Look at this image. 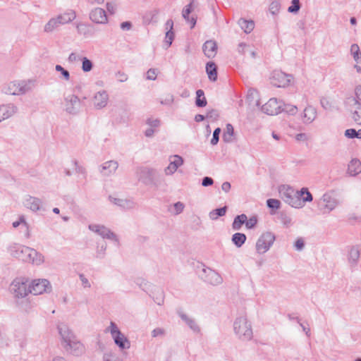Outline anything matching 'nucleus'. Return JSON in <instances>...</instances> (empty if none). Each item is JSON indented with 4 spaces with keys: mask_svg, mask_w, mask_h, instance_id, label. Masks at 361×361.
<instances>
[{
    "mask_svg": "<svg viewBox=\"0 0 361 361\" xmlns=\"http://www.w3.org/2000/svg\"><path fill=\"white\" fill-rule=\"evenodd\" d=\"M233 330L235 335L241 341H247L252 338V325L245 315L239 316L235 319Z\"/></svg>",
    "mask_w": 361,
    "mask_h": 361,
    "instance_id": "1",
    "label": "nucleus"
},
{
    "mask_svg": "<svg viewBox=\"0 0 361 361\" xmlns=\"http://www.w3.org/2000/svg\"><path fill=\"white\" fill-rule=\"evenodd\" d=\"M35 85V80L13 81L4 87L3 92L11 95L24 94L31 91Z\"/></svg>",
    "mask_w": 361,
    "mask_h": 361,
    "instance_id": "2",
    "label": "nucleus"
},
{
    "mask_svg": "<svg viewBox=\"0 0 361 361\" xmlns=\"http://www.w3.org/2000/svg\"><path fill=\"white\" fill-rule=\"evenodd\" d=\"M10 292L16 299L24 298L30 293L29 279L26 277H17L11 283Z\"/></svg>",
    "mask_w": 361,
    "mask_h": 361,
    "instance_id": "3",
    "label": "nucleus"
},
{
    "mask_svg": "<svg viewBox=\"0 0 361 361\" xmlns=\"http://www.w3.org/2000/svg\"><path fill=\"white\" fill-rule=\"evenodd\" d=\"M339 204L334 190L325 192L318 202V207L323 214L333 211Z\"/></svg>",
    "mask_w": 361,
    "mask_h": 361,
    "instance_id": "4",
    "label": "nucleus"
},
{
    "mask_svg": "<svg viewBox=\"0 0 361 361\" xmlns=\"http://www.w3.org/2000/svg\"><path fill=\"white\" fill-rule=\"evenodd\" d=\"M107 331L110 332L111 337L115 344L121 349H128L130 347V342L127 337L119 330L117 324L114 322H110V326L108 327Z\"/></svg>",
    "mask_w": 361,
    "mask_h": 361,
    "instance_id": "5",
    "label": "nucleus"
},
{
    "mask_svg": "<svg viewBox=\"0 0 361 361\" xmlns=\"http://www.w3.org/2000/svg\"><path fill=\"white\" fill-rule=\"evenodd\" d=\"M276 240L275 235L267 231L263 233L256 243V250L259 254H264L267 252Z\"/></svg>",
    "mask_w": 361,
    "mask_h": 361,
    "instance_id": "6",
    "label": "nucleus"
},
{
    "mask_svg": "<svg viewBox=\"0 0 361 361\" xmlns=\"http://www.w3.org/2000/svg\"><path fill=\"white\" fill-rule=\"evenodd\" d=\"M65 111L68 114H78L82 106V100L75 94H71L64 97Z\"/></svg>",
    "mask_w": 361,
    "mask_h": 361,
    "instance_id": "7",
    "label": "nucleus"
},
{
    "mask_svg": "<svg viewBox=\"0 0 361 361\" xmlns=\"http://www.w3.org/2000/svg\"><path fill=\"white\" fill-rule=\"evenodd\" d=\"M293 76L281 71L275 70L270 78L271 83L277 87H285L289 85Z\"/></svg>",
    "mask_w": 361,
    "mask_h": 361,
    "instance_id": "8",
    "label": "nucleus"
},
{
    "mask_svg": "<svg viewBox=\"0 0 361 361\" xmlns=\"http://www.w3.org/2000/svg\"><path fill=\"white\" fill-rule=\"evenodd\" d=\"M200 276L204 281L213 286L221 284L223 282V279L221 275L214 270L208 267H204L202 268L200 273Z\"/></svg>",
    "mask_w": 361,
    "mask_h": 361,
    "instance_id": "9",
    "label": "nucleus"
},
{
    "mask_svg": "<svg viewBox=\"0 0 361 361\" xmlns=\"http://www.w3.org/2000/svg\"><path fill=\"white\" fill-rule=\"evenodd\" d=\"M135 175L139 181L150 185L153 183L155 170L147 166H138L135 169Z\"/></svg>",
    "mask_w": 361,
    "mask_h": 361,
    "instance_id": "10",
    "label": "nucleus"
},
{
    "mask_svg": "<svg viewBox=\"0 0 361 361\" xmlns=\"http://www.w3.org/2000/svg\"><path fill=\"white\" fill-rule=\"evenodd\" d=\"M280 194L283 201L291 207L295 208L302 207L298 193L294 194V190L291 188H288L285 190H280Z\"/></svg>",
    "mask_w": 361,
    "mask_h": 361,
    "instance_id": "11",
    "label": "nucleus"
},
{
    "mask_svg": "<svg viewBox=\"0 0 361 361\" xmlns=\"http://www.w3.org/2000/svg\"><path fill=\"white\" fill-rule=\"evenodd\" d=\"M30 293L40 295L44 292H49L51 289L50 283L47 279H35L30 283Z\"/></svg>",
    "mask_w": 361,
    "mask_h": 361,
    "instance_id": "12",
    "label": "nucleus"
},
{
    "mask_svg": "<svg viewBox=\"0 0 361 361\" xmlns=\"http://www.w3.org/2000/svg\"><path fill=\"white\" fill-rule=\"evenodd\" d=\"M261 109L266 114L277 115L281 112V102L276 98H271L262 106Z\"/></svg>",
    "mask_w": 361,
    "mask_h": 361,
    "instance_id": "13",
    "label": "nucleus"
},
{
    "mask_svg": "<svg viewBox=\"0 0 361 361\" xmlns=\"http://www.w3.org/2000/svg\"><path fill=\"white\" fill-rule=\"evenodd\" d=\"M346 104L351 113L353 120L361 126V104L357 103L354 99H348Z\"/></svg>",
    "mask_w": 361,
    "mask_h": 361,
    "instance_id": "14",
    "label": "nucleus"
},
{
    "mask_svg": "<svg viewBox=\"0 0 361 361\" xmlns=\"http://www.w3.org/2000/svg\"><path fill=\"white\" fill-rule=\"evenodd\" d=\"M65 350L74 356H80L85 352V347L76 338L63 345Z\"/></svg>",
    "mask_w": 361,
    "mask_h": 361,
    "instance_id": "15",
    "label": "nucleus"
},
{
    "mask_svg": "<svg viewBox=\"0 0 361 361\" xmlns=\"http://www.w3.org/2000/svg\"><path fill=\"white\" fill-rule=\"evenodd\" d=\"M27 252H30V247H27L23 245L16 243L9 247V252L11 255L23 262H25Z\"/></svg>",
    "mask_w": 361,
    "mask_h": 361,
    "instance_id": "16",
    "label": "nucleus"
},
{
    "mask_svg": "<svg viewBox=\"0 0 361 361\" xmlns=\"http://www.w3.org/2000/svg\"><path fill=\"white\" fill-rule=\"evenodd\" d=\"M57 328L62 339L61 343L63 346L76 338L66 324L61 323L58 325Z\"/></svg>",
    "mask_w": 361,
    "mask_h": 361,
    "instance_id": "17",
    "label": "nucleus"
},
{
    "mask_svg": "<svg viewBox=\"0 0 361 361\" xmlns=\"http://www.w3.org/2000/svg\"><path fill=\"white\" fill-rule=\"evenodd\" d=\"M90 19L97 24H106L108 21L106 11L101 8H96L90 13Z\"/></svg>",
    "mask_w": 361,
    "mask_h": 361,
    "instance_id": "18",
    "label": "nucleus"
},
{
    "mask_svg": "<svg viewBox=\"0 0 361 361\" xmlns=\"http://www.w3.org/2000/svg\"><path fill=\"white\" fill-rule=\"evenodd\" d=\"M109 94L106 91L102 90L97 92L93 97L94 106L97 109H101L107 105Z\"/></svg>",
    "mask_w": 361,
    "mask_h": 361,
    "instance_id": "19",
    "label": "nucleus"
},
{
    "mask_svg": "<svg viewBox=\"0 0 361 361\" xmlns=\"http://www.w3.org/2000/svg\"><path fill=\"white\" fill-rule=\"evenodd\" d=\"M118 167V161L115 160L107 161L99 166V172L104 176H110L116 172Z\"/></svg>",
    "mask_w": 361,
    "mask_h": 361,
    "instance_id": "20",
    "label": "nucleus"
},
{
    "mask_svg": "<svg viewBox=\"0 0 361 361\" xmlns=\"http://www.w3.org/2000/svg\"><path fill=\"white\" fill-rule=\"evenodd\" d=\"M18 111L17 106L11 103L0 105V123L9 118Z\"/></svg>",
    "mask_w": 361,
    "mask_h": 361,
    "instance_id": "21",
    "label": "nucleus"
},
{
    "mask_svg": "<svg viewBox=\"0 0 361 361\" xmlns=\"http://www.w3.org/2000/svg\"><path fill=\"white\" fill-rule=\"evenodd\" d=\"M165 29L166 32L163 42V47L167 49L171 45L175 37V34L173 31V22L171 19H169L165 23Z\"/></svg>",
    "mask_w": 361,
    "mask_h": 361,
    "instance_id": "22",
    "label": "nucleus"
},
{
    "mask_svg": "<svg viewBox=\"0 0 361 361\" xmlns=\"http://www.w3.org/2000/svg\"><path fill=\"white\" fill-rule=\"evenodd\" d=\"M317 111L316 108L312 105H307L303 110L302 120L305 124L312 123L317 118Z\"/></svg>",
    "mask_w": 361,
    "mask_h": 361,
    "instance_id": "23",
    "label": "nucleus"
},
{
    "mask_svg": "<svg viewBox=\"0 0 361 361\" xmlns=\"http://www.w3.org/2000/svg\"><path fill=\"white\" fill-rule=\"evenodd\" d=\"M169 161L170 164L164 170L166 175H171L174 173L178 168L183 164V159L179 155L170 157Z\"/></svg>",
    "mask_w": 361,
    "mask_h": 361,
    "instance_id": "24",
    "label": "nucleus"
},
{
    "mask_svg": "<svg viewBox=\"0 0 361 361\" xmlns=\"http://www.w3.org/2000/svg\"><path fill=\"white\" fill-rule=\"evenodd\" d=\"M30 251L31 252H27L25 262L32 263L35 265H40L44 262V256L41 253L31 247H30Z\"/></svg>",
    "mask_w": 361,
    "mask_h": 361,
    "instance_id": "25",
    "label": "nucleus"
},
{
    "mask_svg": "<svg viewBox=\"0 0 361 361\" xmlns=\"http://www.w3.org/2000/svg\"><path fill=\"white\" fill-rule=\"evenodd\" d=\"M360 257V250L358 246H352L350 247L348 254V262L351 269L355 268L359 262Z\"/></svg>",
    "mask_w": 361,
    "mask_h": 361,
    "instance_id": "26",
    "label": "nucleus"
},
{
    "mask_svg": "<svg viewBox=\"0 0 361 361\" xmlns=\"http://www.w3.org/2000/svg\"><path fill=\"white\" fill-rule=\"evenodd\" d=\"M42 202L40 199L27 195L24 200V205L32 212H37L40 209Z\"/></svg>",
    "mask_w": 361,
    "mask_h": 361,
    "instance_id": "27",
    "label": "nucleus"
},
{
    "mask_svg": "<svg viewBox=\"0 0 361 361\" xmlns=\"http://www.w3.org/2000/svg\"><path fill=\"white\" fill-rule=\"evenodd\" d=\"M178 314L193 332L197 334L200 332V328L193 318L181 311L178 312Z\"/></svg>",
    "mask_w": 361,
    "mask_h": 361,
    "instance_id": "28",
    "label": "nucleus"
},
{
    "mask_svg": "<svg viewBox=\"0 0 361 361\" xmlns=\"http://www.w3.org/2000/svg\"><path fill=\"white\" fill-rule=\"evenodd\" d=\"M202 50L207 58H214L217 52V44L214 40H207L203 44Z\"/></svg>",
    "mask_w": 361,
    "mask_h": 361,
    "instance_id": "29",
    "label": "nucleus"
},
{
    "mask_svg": "<svg viewBox=\"0 0 361 361\" xmlns=\"http://www.w3.org/2000/svg\"><path fill=\"white\" fill-rule=\"evenodd\" d=\"M109 199L114 204L117 205L123 209L129 210L135 208V203L130 200H123L114 197L112 196H109Z\"/></svg>",
    "mask_w": 361,
    "mask_h": 361,
    "instance_id": "30",
    "label": "nucleus"
},
{
    "mask_svg": "<svg viewBox=\"0 0 361 361\" xmlns=\"http://www.w3.org/2000/svg\"><path fill=\"white\" fill-rule=\"evenodd\" d=\"M347 173L351 176H355L361 173V162L357 159H353L348 166Z\"/></svg>",
    "mask_w": 361,
    "mask_h": 361,
    "instance_id": "31",
    "label": "nucleus"
},
{
    "mask_svg": "<svg viewBox=\"0 0 361 361\" xmlns=\"http://www.w3.org/2000/svg\"><path fill=\"white\" fill-rule=\"evenodd\" d=\"M206 72L211 81L217 80V66L213 61H209L206 64Z\"/></svg>",
    "mask_w": 361,
    "mask_h": 361,
    "instance_id": "32",
    "label": "nucleus"
},
{
    "mask_svg": "<svg viewBox=\"0 0 361 361\" xmlns=\"http://www.w3.org/2000/svg\"><path fill=\"white\" fill-rule=\"evenodd\" d=\"M56 18L61 25H64L73 21L76 18V14L74 11L69 10L63 14L59 15Z\"/></svg>",
    "mask_w": 361,
    "mask_h": 361,
    "instance_id": "33",
    "label": "nucleus"
},
{
    "mask_svg": "<svg viewBox=\"0 0 361 361\" xmlns=\"http://www.w3.org/2000/svg\"><path fill=\"white\" fill-rule=\"evenodd\" d=\"M192 2H190L189 4L185 6V7L183 8L182 12V16L183 18L188 23L191 24L190 27L192 28L195 27L196 24V18L194 17H192L190 18L189 16L192 12Z\"/></svg>",
    "mask_w": 361,
    "mask_h": 361,
    "instance_id": "34",
    "label": "nucleus"
},
{
    "mask_svg": "<svg viewBox=\"0 0 361 361\" xmlns=\"http://www.w3.org/2000/svg\"><path fill=\"white\" fill-rule=\"evenodd\" d=\"M77 32L79 35H83L85 37H87L92 36L93 35L90 25L83 23H79L76 25Z\"/></svg>",
    "mask_w": 361,
    "mask_h": 361,
    "instance_id": "35",
    "label": "nucleus"
},
{
    "mask_svg": "<svg viewBox=\"0 0 361 361\" xmlns=\"http://www.w3.org/2000/svg\"><path fill=\"white\" fill-rule=\"evenodd\" d=\"M157 12L156 10L149 11L143 16V23L145 25L154 24L157 22Z\"/></svg>",
    "mask_w": 361,
    "mask_h": 361,
    "instance_id": "36",
    "label": "nucleus"
},
{
    "mask_svg": "<svg viewBox=\"0 0 361 361\" xmlns=\"http://www.w3.org/2000/svg\"><path fill=\"white\" fill-rule=\"evenodd\" d=\"M247 236L243 233H235L232 235L231 241L237 247H241L245 243Z\"/></svg>",
    "mask_w": 361,
    "mask_h": 361,
    "instance_id": "37",
    "label": "nucleus"
},
{
    "mask_svg": "<svg viewBox=\"0 0 361 361\" xmlns=\"http://www.w3.org/2000/svg\"><path fill=\"white\" fill-rule=\"evenodd\" d=\"M238 25L245 33L251 32L255 27V23L252 20H247L243 18H240L238 20Z\"/></svg>",
    "mask_w": 361,
    "mask_h": 361,
    "instance_id": "38",
    "label": "nucleus"
},
{
    "mask_svg": "<svg viewBox=\"0 0 361 361\" xmlns=\"http://www.w3.org/2000/svg\"><path fill=\"white\" fill-rule=\"evenodd\" d=\"M246 214H242L237 215L233 221L232 228L234 231H239L243 224L245 225Z\"/></svg>",
    "mask_w": 361,
    "mask_h": 361,
    "instance_id": "39",
    "label": "nucleus"
},
{
    "mask_svg": "<svg viewBox=\"0 0 361 361\" xmlns=\"http://www.w3.org/2000/svg\"><path fill=\"white\" fill-rule=\"evenodd\" d=\"M207 99L204 97V92L202 90L196 91L195 104L198 107H204L207 105Z\"/></svg>",
    "mask_w": 361,
    "mask_h": 361,
    "instance_id": "40",
    "label": "nucleus"
},
{
    "mask_svg": "<svg viewBox=\"0 0 361 361\" xmlns=\"http://www.w3.org/2000/svg\"><path fill=\"white\" fill-rule=\"evenodd\" d=\"M226 206L214 209L209 212V218L212 220H216L219 217L224 216L226 213Z\"/></svg>",
    "mask_w": 361,
    "mask_h": 361,
    "instance_id": "41",
    "label": "nucleus"
},
{
    "mask_svg": "<svg viewBox=\"0 0 361 361\" xmlns=\"http://www.w3.org/2000/svg\"><path fill=\"white\" fill-rule=\"evenodd\" d=\"M60 22L57 18H51L44 26V31L46 32H51L60 25Z\"/></svg>",
    "mask_w": 361,
    "mask_h": 361,
    "instance_id": "42",
    "label": "nucleus"
},
{
    "mask_svg": "<svg viewBox=\"0 0 361 361\" xmlns=\"http://www.w3.org/2000/svg\"><path fill=\"white\" fill-rule=\"evenodd\" d=\"M100 236L103 238L112 240L116 242L118 241L116 235L106 226H104L102 228V231L100 233Z\"/></svg>",
    "mask_w": 361,
    "mask_h": 361,
    "instance_id": "43",
    "label": "nucleus"
},
{
    "mask_svg": "<svg viewBox=\"0 0 361 361\" xmlns=\"http://www.w3.org/2000/svg\"><path fill=\"white\" fill-rule=\"evenodd\" d=\"M350 53L357 63H361V52L357 44H353L350 47Z\"/></svg>",
    "mask_w": 361,
    "mask_h": 361,
    "instance_id": "44",
    "label": "nucleus"
},
{
    "mask_svg": "<svg viewBox=\"0 0 361 361\" xmlns=\"http://www.w3.org/2000/svg\"><path fill=\"white\" fill-rule=\"evenodd\" d=\"M298 193L299 197H302L303 202H312L313 200L312 195L310 192L307 188H302Z\"/></svg>",
    "mask_w": 361,
    "mask_h": 361,
    "instance_id": "45",
    "label": "nucleus"
},
{
    "mask_svg": "<svg viewBox=\"0 0 361 361\" xmlns=\"http://www.w3.org/2000/svg\"><path fill=\"white\" fill-rule=\"evenodd\" d=\"M234 129L231 124L228 123L226 127V131L224 133L223 138L226 142H230L231 141V137L233 135Z\"/></svg>",
    "mask_w": 361,
    "mask_h": 361,
    "instance_id": "46",
    "label": "nucleus"
},
{
    "mask_svg": "<svg viewBox=\"0 0 361 361\" xmlns=\"http://www.w3.org/2000/svg\"><path fill=\"white\" fill-rule=\"evenodd\" d=\"M284 111L289 115H295L298 112V107L290 104H283L281 105V112Z\"/></svg>",
    "mask_w": 361,
    "mask_h": 361,
    "instance_id": "47",
    "label": "nucleus"
},
{
    "mask_svg": "<svg viewBox=\"0 0 361 361\" xmlns=\"http://www.w3.org/2000/svg\"><path fill=\"white\" fill-rule=\"evenodd\" d=\"M279 219L280 221L286 227H290L292 224L291 218L284 212H281L279 213Z\"/></svg>",
    "mask_w": 361,
    "mask_h": 361,
    "instance_id": "48",
    "label": "nucleus"
},
{
    "mask_svg": "<svg viewBox=\"0 0 361 361\" xmlns=\"http://www.w3.org/2000/svg\"><path fill=\"white\" fill-rule=\"evenodd\" d=\"M345 136L348 138H361V129L356 130L354 128H349L345 131Z\"/></svg>",
    "mask_w": 361,
    "mask_h": 361,
    "instance_id": "49",
    "label": "nucleus"
},
{
    "mask_svg": "<svg viewBox=\"0 0 361 361\" xmlns=\"http://www.w3.org/2000/svg\"><path fill=\"white\" fill-rule=\"evenodd\" d=\"M82 70L84 72H90L93 68L92 62L87 57H82Z\"/></svg>",
    "mask_w": 361,
    "mask_h": 361,
    "instance_id": "50",
    "label": "nucleus"
},
{
    "mask_svg": "<svg viewBox=\"0 0 361 361\" xmlns=\"http://www.w3.org/2000/svg\"><path fill=\"white\" fill-rule=\"evenodd\" d=\"M55 70L57 71V72H59L61 75V78L66 80V81H68L70 80V73L68 71H67L66 69H65L64 68H63L61 65H56L55 66Z\"/></svg>",
    "mask_w": 361,
    "mask_h": 361,
    "instance_id": "51",
    "label": "nucleus"
},
{
    "mask_svg": "<svg viewBox=\"0 0 361 361\" xmlns=\"http://www.w3.org/2000/svg\"><path fill=\"white\" fill-rule=\"evenodd\" d=\"M257 221L258 219L256 216H252L250 219H247V216H246L245 227L247 229H252L256 226Z\"/></svg>",
    "mask_w": 361,
    "mask_h": 361,
    "instance_id": "52",
    "label": "nucleus"
},
{
    "mask_svg": "<svg viewBox=\"0 0 361 361\" xmlns=\"http://www.w3.org/2000/svg\"><path fill=\"white\" fill-rule=\"evenodd\" d=\"M281 8V4L279 1H273L269 5V11L272 15H276Z\"/></svg>",
    "mask_w": 361,
    "mask_h": 361,
    "instance_id": "53",
    "label": "nucleus"
},
{
    "mask_svg": "<svg viewBox=\"0 0 361 361\" xmlns=\"http://www.w3.org/2000/svg\"><path fill=\"white\" fill-rule=\"evenodd\" d=\"M281 205V202L276 199H268L267 200V206L272 209H279Z\"/></svg>",
    "mask_w": 361,
    "mask_h": 361,
    "instance_id": "54",
    "label": "nucleus"
},
{
    "mask_svg": "<svg viewBox=\"0 0 361 361\" xmlns=\"http://www.w3.org/2000/svg\"><path fill=\"white\" fill-rule=\"evenodd\" d=\"M21 224H23V226L26 228L27 232H26L25 235H26L27 238H29L30 237V233H29V231H28V226H27V224L26 223V221L25 220L24 216H20L19 220L16 221H14L12 225H13V227L17 228Z\"/></svg>",
    "mask_w": 361,
    "mask_h": 361,
    "instance_id": "55",
    "label": "nucleus"
},
{
    "mask_svg": "<svg viewBox=\"0 0 361 361\" xmlns=\"http://www.w3.org/2000/svg\"><path fill=\"white\" fill-rule=\"evenodd\" d=\"M292 5L288 7V11L289 13H298L300 8V3L299 0H292Z\"/></svg>",
    "mask_w": 361,
    "mask_h": 361,
    "instance_id": "56",
    "label": "nucleus"
},
{
    "mask_svg": "<svg viewBox=\"0 0 361 361\" xmlns=\"http://www.w3.org/2000/svg\"><path fill=\"white\" fill-rule=\"evenodd\" d=\"M221 133V129L219 128H216L214 132H213V135H212V138L211 140V144L212 145H215L218 143L219 140V134Z\"/></svg>",
    "mask_w": 361,
    "mask_h": 361,
    "instance_id": "57",
    "label": "nucleus"
},
{
    "mask_svg": "<svg viewBox=\"0 0 361 361\" xmlns=\"http://www.w3.org/2000/svg\"><path fill=\"white\" fill-rule=\"evenodd\" d=\"M104 227V225H99V224H90L88 226V228L90 231L97 233L99 235H100V233H102V228Z\"/></svg>",
    "mask_w": 361,
    "mask_h": 361,
    "instance_id": "58",
    "label": "nucleus"
},
{
    "mask_svg": "<svg viewBox=\"0 0 361 361\" xmlns=\"http://www.w3.org/2000/svg\"><path fill=\"white\" fill-rule=\"evenodd\" d=\"M157 77V71L155 68H150L147 71L146 73V79L150 80H156Z\"/></svg>",
    "mask_w": 361,
    "mask_h": 361,
    "instance_id": "59",
    "label": "nucleus"
},
{
    "mask_svg": "<svg viewBox=\"0 0 361 361\" xmlns=\"http://www.w3.org/2000/svg\"><path fill=\"white\" fill-rule=\"evenodd\" d=\"M173 208H174V214L175 215H178L179 214H180L183 211V209L185 207V205L183 203L180 202H176L173 205Z\"/></svg>",
    "mask_w": 361,
    "mask_h": 361,
    "instance_id": "60",
    "label": "nucleus"
},
{
    "mask_svg": "<svg viewBox=\"0 0 361 361\" xmlns=\"http://www.w3.org/2000/svg\"><path fill=\"white\" fill-rule=\"evenodd\" d=\"M355 97H349L348 99H354L357 103L361 104V85H357L355 89Z\"/></svg>",
    "mask_w": 361,
    "mask_h": 361,
    "instance_id": "61",
    "label": "nucleus"
},
{
    "mask_svg": "<svg viewBox=\"0 0 361 361\" xmlns=\"http://www.w3.org/2000/svg\"><path fill=\"white\" fill-rule=\"evenodd\" d=\"M219 116V114L216 109H211L207 114V118H210L212 121L217 120Z\"/></svg>",
    "mask_w": 361,
    "mask_h": 361,
    "instance_id": "62",
    "label": "nucleus"
},
{
    "mask_svg": "<svg viewBox=\"0 0 361 361\" xmlns=\"http://www.w3.org/2000/svg\"><path fill=\"white\" fill-rule=\"evenodd\" d=\"M106 249V244L102 243L101 245L98 243L97 257L102 258Z\"/></svg>",
    "mask_w": 361,
    "mask_h": 361,
    "instance_id": "63",
    "label": "nucleus"
},
{
    "mask_svg": "<svg viewBox=\"0 0 361 361\" xmlns=\"http://www.w3.org/2000/svg\"><path fill=\"white\" fill-rule=\"evenodd\" d=\"M214 180L211 177L205 176L202 180V185L204 187H208L212 185Z\"/></svg>",
    "mask_w": 361,
    "mask_h": 361,
    "instance_id": "64",
    "label": "nucleus"
}]
</instances>
